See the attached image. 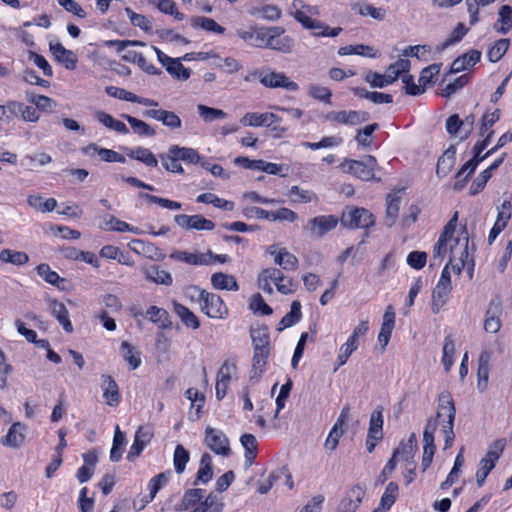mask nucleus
Returning a JSON list of instances; mask_svg holds the SVG:
<instances>
[{"instance_id": "1", "label": "nucleus", "mask_w": 512, "mask_h": 512, "mask_svg": "<svg viewBox=\"0 0 512 512\" xmlns=\"http://www.w3.org/2000/svg\"><path fill=\"white\" fill-rule=\"evenodd\" d=\"M458 221V212H455L452 218L444 226L438 241L436 242L430 266H440L444 261L447 254H449V261L444 266L440 279L433 290L432 294V311L438 313L440 308L445 304L449 293L452 290L451 276L449 267L453 271L460 274L462 269L466 266L469 259L468 242L466 226H463V237H455V230Z\"/></svg>"}, {"instance_id": "2", "label": "nucleus", "mask_w": 512, "mask_h": 512, "mask_svg": "<svg viewBox=\"0 0 512 512\" xmlns=\"http://www.w3.org/2000/svg\"><path fill=\"white\" fill-rule=\"evenodd\" d=\"M456 409L452 395L448 391H443L439 395L438 406L436 412V421L443 419L441 423V430L444 434V449H449L454 442L455 433L453 430Z\"/></svg>"}, {"instance_id": "3", "label": "nucleus", "mask_w": 512, "mask_h": 512, "mask_svg": "<svg viewBox=\"0 0 512 512\" xmlns=\"http://www.w3.org/2000/svg\"><path fill=\"white\" fill-rule=\"evenodd\" d=\"M340 168L343 172L352 174L364 181H380V178L374 176L377 160L372 155L366 156L364 161L346 159L340 164Z\"/></svg>"}, {"instance_id": "4", "label": "nucleus", "mask_w": 512, "mask_h": 512, "mask_svg": "<svg viewBox=\"0 0 512 512\" xmlns=\"http://www.w3.org/2000/svg\"><path fill=\"white\" fill-rule=\"evenodd\" d=\"M264 47L284 54H289L294 48V39L285 35V29L280 26L266 28Z\"/></svg>"}, {"instance_id": "5", "label": "nucleus", "mask_w": 512, "mask_h": 512, "mask_svg": "<svg viewBox=\"0 0 512 512\" xmlns=\"http://www.w3.org/2000/svg\"><path fill=\"white\" fill-rule=\"evenodd\" d=\"M291 14L305 29L311 30L314 37H336L342 31L341 27L331 28L324 22L307 16L304 11L296 10Z\"/></svg>"}, {"instance_id": "6", "label": "nucleus", "mask_w": 512, "mask_h": 512, "mask_svg": "<svg viewBox=\"0 0 512 512\" xmlns=\"http://www.w3.org/2000/svg\"><path fill=\"white\" fill-rule=\"evenodd\" d=\"M251 75L256 77L267 88H284L288 91H296L299 88L298 84L291 81L283 72L267 69L254 71Z\"/></svg>"}, {"instance_id": "7", "label": "nucleus", "mask_w": 512, "mask_h": 512, "mask_svg": "<svg viewBox=\"0 0 512 512\" xmlns=\"http://www.w3.org/2000/svg\"><path fill=\"white\" fill-rule=\"evenodd\" d=\"M199 304L202 312L210 318L223 319L228 313V309L221 297L217 294L207 292L206 290H200Z\"/></svg>"}, {"instance_id": "8", "label": "nucleus", "mask_w": 512, "mask_h": 512, "mask_svg": "<svg viewBox=\"0 0 512 512\" xmlns=\"http://www.w3.org/2000/svg\"><path fill=\"white\" fill-rule=\"evenodd\" d=\"M341 223L350 229H368L374 226L375 217L365 208H351L343 213Z\"/></svg>"}, {"instance_id": "9", "label": "nucleus", "mask_w": 512, "mask_h": 512, "mask_svg": "<svg viewBox=\"0 0 512 512\" xmlns=\"http://www.w3.org/2000/svg\"><path fill=\"white\" fill-rule=\"evenodd\" d=\"M338 221L334 215H320L309 219L302 229L310 237L321 238L335 229Z\"/></svg>"}, {"instance_id": "10", "label": "nucleus", "mask_w": 512, "mask_h": 512, "mask_svg": "<svg viewBox=\"0 0 512 512\" xmlns=\"http://www.w3.org/2000/svg\"><path fill=\"white\" fill-rule=\"evenodd\" d=\"M205 443L216 454L228 456L231 452L229 440L220 430L207 427L205 430Z\"/></svg>"}, {"instance_id": "11", "label": "nucleus", "mask_w": 512, "mask_h": 512, "mask_svg": "<svg viewBox=\"0 0 512 512\" xmlns=\"http://www.w3.org/2000/svg\"><path fill=\"white\" fill-rule=\"evenodd\" d=\"M326 119L345 125H358L370 119L366 111H332L326 115Z\"/></svg>"}, {"instance_id": "12", "label": "nucleus", "mask_w": 512, "mask_h": 512, "mask_svg": "<svg viewBox=\"0 0 512 512\" xmlns=\"http://www.w3.org/2000/svg\"><path fill=\"white\" fill-rule=\"evenodd\" d=\"M102 397L106 405L116 407L121 401V395L118 384L111 375L102 374L101 384Z\"/></svg>"}, {"instance_id": "13", "label": "nucleus", "mask_w": 512, "mask_h": 512, "mask_svg": "<svg viewBox=\"0 0 512 512\" xmlns=\"http://www.w3.org/2000/svg\"><path fill=\"white\" fill-rule=\"evenodd\" d=\"M365 490L359 484L349 489L342 498L337 512H355L364 497Z\"/></svg>"}, {"instance_id": "14", "label": "nucleus", "mask_w": 512, "mask_h": 512, "mask_svg": "<svg viewBox=\"0 0 512 512\" xmlns=\"http://www.w3.org/2000/svg\"><path fill=\"white\" fill-rule=\"evenodd\" d=\"M501 314V303L499 301L491 302L485 312L484 330L487 333L495 334L500 330L502 326L500 319Z\"/></svg>"}, {"instance_id": "15", "label": "nucleus", "mask_w": 512, "mask_h": 512, "mask_svg": "<svg viewBox=\"0 0 512 512\" xmlns=\"http://www.w3.org/2000/svg\"><path fill=\"white\" fill-rule=\"evenodd\" d=\"M169 257L173 260L182 261L195 266L210 265L212 251L209 250L205 253H190L187 251L176 250L172 252Z\"/></svg>"}, {"instance_id": "16", "label": "nucleus", "mask_w": 512, "mask_h": 512, "mask_svg": "<svg viewBox=\"0 0 512 512\" xmlns=\"http://www.w3.org/2000/svg\"><path fill=\"white\" fill-rule=\"evenodd\" d=\"M152 429L144 426H140L135 433L134 442L130 448V451L127 455V459L132 461L134 458L138 457L143 451L144 447L150 443L153 438Z\"/></svg>"}, {"instance_id": "17", "label": "nucleus", "mask_w": 512, "mask_h": 512, "mask_svg": "<svg viewBox=\"0 0 512 512\" xmlns=\"http://www.w3.org/2000/svg\"><path fill=\"white\" fill-rule=\"evenodd\" d=\"M284 280L285 276L282 271L274 267L263 269L257 279L258 287L267 294H273L271 282L276 285L279 281L283 282Z\"/></svg>"}, {"instance_id": "18", "label": "nucleus", "mask_w": 512, "mask_h": 512, "mask_svg": "<svg viewBox=\"0 0 512 512\" xmlns=\"http://www.w3.org/2000/svg\"><path fill=\"white\" fill-rule=\"evenodd\" d=\"M49 48L55 60L63 64L66 69L76 68L78 58L73 51L66 49L61 43L50 42Z\"/></svg>"}, {"instance_id": "19", "label": "nucleus", "mask_w": 512, "mask_h": 512, "mask_svg": "<svg viewBox=\"0 0 512 512\" xmlns=\"http://www.w3.org/2000/svg\"><path fill=\"white\" fill-rule=\"evenodd\" d=\"M395 327V312L391 305H388L384 315H383V321L381 324L380 332L378 335V341L382 345V349L384 350L387 346L392 331Z\"/></svg>"}, {"instance_id": "20", "label": "nucleus", "mask_w": 512, "mask_h": 512, "mask_svg": "<svg viewBox=\"0 0 512 512\" xmlns=\"http://www.w3.org/2000/svg\"><path fill=\"white\" fill-rule=\"evenodd\" d=\"M26 426L20 422H15L11 425L8 433L1 439L3 446L10 448H19L24 444L25 435L24 431Z\"/></svg>"}, {"instance_id": "21", "label": "nucleus", "mask_w": 512, "mask_h": 512, "mask_svg": "<svg viewBox=\"0 0 512 512\" xmlns=\"http://www.w3.org/2000/svg\"><path fill=\"white\" fill-rule=\"evenodd\" d=\"M204 493H205V491L200 488L188 489L184 493L180 503H178L176 505V507H175L176 510H178V511H185V510L195 511V509L198 508L200 502L204 498Z\"/></svg>"}, {"instance_id": "22", "label": "nucleus", "mask_w": 512, "mask_h": 512, "mask_svg": "<svg viewBox=\"0 0 512 512\" xmlns=\"http://www.w3.org/2000/svg\"><path fill=\"white\" fill-rule=\"evenodd\" d=\"M266 28L267 27H251L249 30L239 29L237 30V35L247 44L263 48L265 45Z\"/></svg>"}, {"instance_id": "23", "label": "nucleus", "mask_w": 512, "mask_h": 512, "mask_svg": "<svg viewBox=\"0 0 512 512\" xmlns=\"http://www.w3.org/2000/svg\"><path fill=\"white\" fill-rule=\"evenodd\" d=\"M505 157L506 153H503L500 158L495 160L487 169L482 171L476 177L470 188L472 195L478 194L485 187L488 180L492 177L493 172L502 164Z\"/></svg>"}, {"instance_id": "24", "label": "nucleus", "mask_w": 512, "mask_h": 512, "mask_svg": "<svg viewBox=\"0 0 512 512\" xmlns=\"http://www.w3.org/2000/svg\"><path fill=\"white\" fill-rule=\"evenodd\" d=\"M49 308L52 315L58 320L59 324L62 325L63 329L68 333L72 332L73 326L69 319V313L64 303L55 299H50Z\"/></svg>"}, {"instance_id": "25", "label": "nucleus", "mask_w": 512, "mask_h": 512, "mask_svg": "<svg viewBox=\"0 0 512 512\" xmlns=\"http://www.w3.org/2000/svg\"><path fill=\"white\" fill-rule=\"evenodd\" d=\"M82 151L86 155H91L92 153H97L101 157V159L105 162H119V163L125 162V157L122 154H120L114 150H111V149L101 148L94 143H91V144L83 147Z\"/></svg>"}, {"instance_id": "26", "label": "nucleus", "mask_w": 512, "mask_h": 512, "mask_svg": "<svg viewBox=\"0 0 512 512\" xmlns=\"http://www.w3.org/2000/svg\"><path fill=\"white\" fill-rule=\"evenodd\" d=\"M481 57V52L478 50H470L467 53L457 57L450 68V73H458L475 65Z\"/></svg>"}, {"instance_id": "27", "label": "nucleus", "mask_w": 512, "mask_h": 512, "mask_svg": "<svg viewBox=\"0 0 512 512\" xmlns=\"http://www.w3.org/2000/svg\"><path fill=\"white\" fill-rule=\"evenodd\" d=\"M491 352L482 351L478 358V388L484 391L487 388L490 372Z\"/></svg>"}, {"instance_id": "28", "label": "nucleus", "mask_w": 512, "mask_h": 512, "mask_svg": "<svg viewBox=\"0 0 512 512\" xmlns=\"http://www.w3.org/2000/svg\"><path fill=\"white\" fill-rule=\"evenodd\" d=\"M401 197L396 193L388 194L386 197V214H385V224L388 227H392L399 215Z\"/></svg>"}, {"instance_id": "29", "label": "nucleus", "mask_w": 512, "mask_h": 512, "mask_svg": "<svg viewBox=\"0 0 512 512\" xmlns=\"http://www.w3.org/2000/svg\"><path fill=\"white\" fill-rule=\"evenodd\" d=\"M129 248L134 251L137 254L143 255L148 258H155L163 259L164 255L158 256V248L154 246L153 243L146 242L141 239H134L128 244Z\"/></svg>"}, {"instance_id": "30", "label": "nucleus", "mask_w": 512, "mask_h": 512, "mask_svg": "<svg viewBox=\"0 0 512 512\" xmlns=\"http://www.w3.org/2000/svg\"><path fill=\"white\" fill-rule=\"evenodd\" d=\"M275 119V114L271 112L266 113H257V112H248L241 119L240 123L244 126L250 127H260L265 126L270 123L268 120Z\"/></svg>"}, {"instance_id": "31", "label": "nucleus", "mask_w": 512, "mask_h": 512, "mask_svg": "<svg viewBox=\"0 0 512 512\" xmlns=\"http://www.w3.org/2000/svg\"><path fill=\"white\" fill-rule=\"evenodd\" d=\"M211 283L214 288L219 290L237 291L239 289L235 277L222 272L214 273L211 276Z\"/></svg>"}, {"instance_id": "32", "label": "nucleus", "mask_w": 512, "mask_h": 512, "mask_svg": "<svg viewBox=\"0 0 512 512\" xmlns=\"http://www.w3.org/2000/svg\"><path fill=\"white\" fill-rule=\"evenodd\" d=\"M145 278L156 284L169 286L172 284V276L169 272L161 270L158 266H150L143 269Z\"/></svg>"}, {"instance_id": "33", "label": "nucleus", "mask_w": 512, "mask_h": 512, "mask_svg": "<svg viewBox=\"0 0 512 512\" xmlns=\"http://www.w3.org/2000/svg\"><path fill=\"white\" fill-rule=\"evenodd\" d=\"M455 155L456 149L454 147H449L442 156L438 159L436 173L437 175L443 177L446 176L455 164Z\"/></svg>"}, {"instance_id": "34", "label": "nucleus", "mask_w": 512, "mask_h": 512, "mask_svg": "<svg viewBox=\"0 0 512 512\" xmlns=\"http://www.w3.org/2000/svg\"><path fill=\"white\" fill-rule=\"evenodd\" d=\"M174 312L181 319L183 324L192 329H198L200 327V322L197 316L186 306L180 303H174Z\"/></svg>"}, {"instance_id": "35", "label": "nucleus", "mask_w": 512, "mask_h": 512, "mask_svg": "<svg viewBox=\"0 0 512 512\" xmlns=\"http://www.w3.org/2000/svg\"><path fill=\"white\" fill-rule=\"evenodd\" d=\"M95 118L105 127L118 133L127 134L129 132L125 123L115 119L113 116L104 111H96Z\"/></svg>"}, {"instance_id": "36", "label": "nucleus", "mask_w": 512, "mask_h": 512, "mask_svg": "<svg viewBox=\"0 0 512 512\" xmlns=\"http://www.w3.org/2000/svg\"><path fill=\"white\" fill-rule=\"evenodd\" d=\"M127 155L135 160H138L149 167H157L158 160L155 155L147 148L138 147L136 149H130Z\"/></svg>"}, {"instance_id": "37", "label": "nucleus", "mask_w": 512, "mask_h": 512, "mask_svg": "<svg viewBox=\"0 0 512 512\" xmlns=\"http://www.w3.org/2000/svg\"><path fill=\"white\" fill-rule=\"evenodd\" d=\"M497 32L506 34L512 28V8L509 5H503L499 9V19L494 25Z\"/></svg>"}, {"instance_id": "38", "label": "nucleus", "mask_w": 512, "mask_h": 512, "mask_svg": "<svg viewBox=\"0 0 512 512\" xmlns=\"http://www.w3.org/2000/svg\"><path fill=\"white\" fill-rule=\"evenodd\" d=\"M301 318V303L297 300L291 304L290 312H288L279 322L278 330L289 328L297 323Z\"/></svg>"}, {"instance_id": "39", "label": "nucleus", "mask_w": 512, "mask_h": 512, "mask_svg": "<svg viewBox=\"0 0 512 512\" xmlns=\"http://www.w3.org/2000/svg\"><path fill=\"white\" fill-rule=\"evenodd\" d=\"M223 504L220 502L218 496L211 492L200 502L198 508L191 512H221Z\"/></svg>"}, {"instance_id": "40", "label": "nucleus", "mask_w": 512, "mask_h": 512, "mask_svg": "<svg viewBox=\"0 0 512 512\" xmlns=\"http://www.w3.org/2000/svg\"><path fill=\"white\" fill-rule=\"evenodd\" d=\"M0 261L3 263H11L13 265L21 266L28 263L29 256L25 252L3 249L0 252Z\"/></svg>"}, {"instance_id": "41", "label": "nucleus", "mask_w": 512, "mask_h": 512, "mask_svg": "<svg viewBox=\"0 0 512 512\" xmlns=\"http://www.w3.org/2000/svg\"><path fill=\"white\" fill-rule=\"evenodd\" d=\"M169 152L172 155H178L179 159L187 161L189 163L197 164L201 160L200 155L193 148L179 147L177 145H173L169 148Z\"/></svg>"}, {"instance_id": "42", "label": "nucleus", "mask_w": 512, "mask_h": 512, "mask_svg": "<svg viewBox=\"0 0 512 512\" xmlns=\"http://www.w3.org/2000/svg\"><path fill=\"white\" fill-rule=\"evenodd\" d=\"M197 202L199 203H206V204H212L215 207L224 209V210H233L234 209V203L231 201L224 200L222 198H219L213 193H203L200 194L197 197Z\"/></svg>"}, {"instance_id": "43", "label": "nucleus", "mask_w": 512, "mask_h": 512, "mask_svg": "<svg viewBox=\"0 0 512 512\" xmlns=\"http://www.w3.org/2000/svg\"><path fill=\"white\" fill-rule=\"evenodd\" d=\"M192 26L194 28L201 27L206 31H211L217 34H222L225 28L219 25L214 19L208 17L197 16L192 20Z\"/></svg>"}, {"instance_id": "44", "label": "nucleus", "mask_w": 512, "mask_h": 512, "mask_svg": "<svg viewBox=\"0 0 512 512\" xmlns=\"http://www.w3.org/2000/svg\"><path fill=\"white\" fill-rule=\"evenodd\" d=\"M254 349H269L270 336L266 327H260L251 331Z\"/></svg>"}, {"instance_id": "45", "label": "nucleus", "mask_w": 512, "mask_h": 512, "mask_svg": "<svg viewBox=\"0 0 512 512\" xmlns=\"http://www.w3.org/2000/svg\"><path fill=\"white\" fill-rule=\"evenodd\" d=\"M410 68V61L407 59H399L395 63L389 65L386 70L385 75L390 79L391 83H393L400 75L406 74Z\"/></svg>"}, {"instance_id": "46", "label": "nucleus", "mask_w": 512, "mask_h": 512, "mask_svg": "<svg viewBox=\"0 0 512 512\" xmlns=\"http://www.w3.org/2000/svg\"><path fill=\"white\" fill-rule=\"evenodd\" d=\"M122 117L131 125L134 133L140 136H154L156 134L155 130L146 122L130 115H123Z\"/></svg>"}, {"instance_id": "47", "label": "nucleus", "mask_w": 512, "mask_h": 512, "mask_svg": "<svg viewBox=\"0 0 512 512\" xmlns=\"http://www.w3.org/2000/svg\"><path fill=\"white\" fill-rule=\"evenodd\" d=\"M189 459V452L184 448V446L181 444L177 445L173 455V464L177 474H182L184 472Z\"/></svg>"}, {"instance_id": "48", "label": "nucleus", "mask_w": 512, "mask_h": 512, "mask_svg": "<svg viewBox=\"0 0 512 512\" xmlns=\"http://www.w3.org/2000/svg\"><path fill=\"white\" fill-rule=\"evenodd\" d=\"M126 442V436L120 431L119 426H116L113 444L110 451V459L113 462H117L122 457V447Z\"/></svg>"}, {"instance_id": "49", "label": "nucleus", "mask_w": 512, "mask_h": 512, "mask_svg": "<svg viewBox=\"0 0 512 512\" xmlns=\"http://www.w3.org/2000/svg\"><path fill=\"white\" fill-rule=\"evenodd\" d=\"M510 45L509 39H499L494 45L488 50L487 56L490 62L499 61L504 54L507 52Z\"/></svg>"}, {"instance_id": "50", "label": "nucleus", "mask_w": 512, "mask_h": 512, "mask_svg": "<svg viewBox=\"0 0 512 512\" xmlns=\"http://www.w3.org/2000/svg\"><path fill=\"white\" fill-rule=\"evenodd\" d=\"M357 348L358 345L353 341V339H347V341L340 347L339 354L337 356V365L334 368V372L347 362L351 354L356 351Z\"/></svg>"}, {"instance_id": "51", "label": "nucleus", "mask_w": 512, "mask_h": 512, "mask_svg": "<svg viewBox=\"0 0 512 512\" xmlns=\"http://www.w3.org/2000/svg\"><path fill=\"white\" fill-rule=\"evenodd\" d=\"M398 485L395 482H390L381 497L380 505L382 508L388 510L395 503L398 497Z\"/></svg>"}, {"instance_id": "52", "label": "nucleus", "mask_w": 512, "mask_h": 512, "mask_svg": "<svg viewBox=\"0 0 512 512\" xmlns=\"http://www.w3.org/2000/svg\"><path fill=\"white\" fill-rule=\"evenodd\" d=\"M197 110H198V113H199L200 117L205 122H212V121L217 120V119H224L227 116V114L223 110L217 109V108L208 107V106L203 105V104H199L197 106Z\"/></svg>"}, {"instance_id": "53", "label": "nucleus", "mask_w": 512, "mask_h": 512, "mask_svg": "<svg viewBox=\"0 0 512 512\" xmlns=\"http://www.w3.org/2000/svg\"><path fill=\"white\" fill-rule=\"evenodd\" d=\"M105 224L110 225L109 229L112 231H118V232H132L134 234H139L140 230L137 227H133L129 225L128 223L121 221L117 219L113 215H107L105 217Z\"/></svg>"}, {"instance_id": "54", "label": "nucleus", "mask_w": 512, "mask_h": 512, "mask_svg": "<svg viewBox=\"0 0 512 512\" xmlns=\"http://www.w3.org/2000/svg\"><path fill=\"white\" fill-rule=\"evenodd\" d=\"M455 345L451 336L444 339L442 363L446 371H449L454 363Z\"/></svg>"}, {"instance_id": "55", "label": "nucleus", "mask_w": 512, "mask_h": 512, "mask_svg": "<svg viewBox=\"0 0 512 512\" xmlns=\"http://www.w3.org/2000/svg\"><path fill=\"white\" fill-rule=\"evenodd\" d=\"M511 214L505 211H499L497 215L496 222L492 229L490 230L488 236V242L491 244L496 237L501 233V231L506 227L508 220L510 219Z\"/></svg>"}, {"instance_id": "56", "label": "nucleus", "mask_w": 512, "mask_h": 512, "mask_svg": "<svg viewBox=\"0 0 512 512\" xmlns=\"http://www.w3.org/2000/svg\"><path fill=\"white\" fill-rule=\"evenodd\" d=\"M166 70L171 76L180 80H187L190 77V70L182 65L179 58H173Z\"/></svg>"}, {"instance_id": "57", "label": "nucleus", "mask_w": 512, "mask_h": 512, "mask_svg": "<svg viewBox=\"0 0 512 512\" xmlns=\"http://www.w3.org/2000/svg\"><path fill=\"white\" fill-rule=\"evenodd\" d=\"M506 442L504 439H497L489 446V449L482 461L492 462L494 466L503 453Z\"/></svg>"}, {"instance_id": "58", "label": "nucleus", "mask_w": 512, "mask_h": 512, "mask_svg": "<svg viewBox=\"0 0 512 512\" xmlns=\"http://www.w3.org/2000/svg\"><path fill=\"white\" fill-rule=\"evenodd\" d=\"M383 407L378 406L371 414L368 433L383 435Z\"/></svg>"}, {"instance_id": "59", "label": "nucleus", "mask_w": 512, "mask_h": 512, "mask_svg": "<svg viewBox=\"0 0 512 512\" xmlns=\"http://www.w3.org/2000/svg\"><path fill=\"white\" fill-rule=\"evenodd\" d=\"M416 447H417L416 436H415V434H411L409 439L407 440V442L404 444H401V446L398 447L396 450H400L399 457L402 460L411 463V461L414 457V452L416 450Z\"/></svg>"}, {"instance_id": "60", "label": "nucleus", "mask_w": 512, "mask_h": 512, "mask_svg": "<svg viewBox=\"0 0 512 512\" xmlns=\"http://www.w3.org/2000/svg\"><path fill=\"white\" fill-rule=\"evenodd\" d=\"M37 273L49 284L59 286L65 279L61 278L55 271H52L48 264H40L36 267Z\"/></svg>"}, {"instance_id": "61", "label": "nucleus", "mask_w": 512, "mask_h": 512, "mask_svg": "<svg viewBox=\"0 0 512 512\" xmlns=\"http://www.w3.org/2000/svg\"><path fill=\"white\" fill-rule=\"evenodd\" d=\"M288 195H295L296 198L293 199V201L297 203H310L312 201L318 200L315 193L309 190L300 189L298 186H292L288 192Z\"/></svg>"}, {"instance_id": "62", "label": "nucleus", "mask_w": 512, "mask_h": 512, "mask_svg": "<svg viewBox=\"0 0 512 512\" xmlns=\"http://www.w3.org/2000/svg\"><path fill=\"white\" fill-rule=\"evenodd\" d=\"M468 32V29L464 26L463 23H458L456 28L452 31L449 37L437 47L439 51L445 50L451 44H454L460 41Z\"/></svg>"}, {"instance_id": "63", "label": "nucleus", "mask_w": 512, "mask_h": 512, "mask_svg": "<svg viewBox=\"0 0 512 512\" xmlns=\"http://www.w3.org/2000/svg\"><path fill=\"white\" fill-rule=\"evenodd\" d=\"M17 106V117H20L22 120L28 122H36L39 120V113L36 107L27 106L21 102H17Z\"/></svg>"}, {"instance_id": "64", "label": "nucleus", "mask_w": 512, "mask_h": 512, "mask_svg": "<svg viewBox=\"0 0 512 512\" xmlns=\"http://www.w3.org/2000/svg\"><path fill=\"white\" fill-rule=\"evenodd\" d=\"M125 12L130 19V22L133 26L139 27L140 29L144 31L151 30L152 26L150 21L146 18V16L142 14H138L134 12L131 8H125Z\"/></svg>"}]
</instances>
